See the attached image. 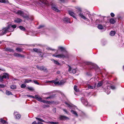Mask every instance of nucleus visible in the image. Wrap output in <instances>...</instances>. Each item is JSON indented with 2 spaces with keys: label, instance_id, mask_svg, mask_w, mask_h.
<instances>
[{
  "label": "nucleus",
  "instance_id": "cd10ccee",
  "mask_svg": "<svg viewBox=\"0 0 124 124\" xmlns=\"http://www.w3.org/2000/svg\"><path fill=\"white\" fill-rule=\"evenodd\" d=\"M60 118L61 119H64L68 118L66 116H61L60 117Z\"/></svg>",
  "mask_w": 124,
  "mask_h": 124
},
{
  "label": "nucleus",
  "instance_id": "69168bd1",
  "mask_svg": "<svg viewBox=\"0 0 124 124\" xmlns=\"http://www.w3.org/2000/svg\"><path fill=\"white\" fill-rule=\"evenodd\" d=\"M123 69L124 70V66H123Z\"/></svg>",
  "mask_w": 124,
  "mask_h": 124
},
{
  "label": "nucleus",
  "instance_id": "f257e3e1",
  "mask_svg": "<svg viewBox=\"0 0 124 124\" xmlns=\"http://www.w3.org/2000/svg\"><path fill=\"white\" fill-rule=\"evenodd\" d=\"M16 26L15 25H13L11 27L10 25H8V26L4 28L2 31V33H0V35H1L5 34L7 32H11L13 31L14 29L13 28H16Z\"/></svg>",
  "mask_w": 124,
  "mask_h": 124
},
{
  "label": "nucleus",
  "instance_id": "338daca9",
  "mask_svg": "<svg viewBox=\"0 0 124 124\" xmlns=\"http://www.w3.org/2000/svg\"><path fill=\"white\" fill-rule=\"evenodd\" d=\"M2 71H4V69H2Z\"/></svg>",
  "mask_w": 124,
  "mask_h": 124
},
{
  "label": "nucleus",
  "instance_id": "423d86ee",
  "mask_svg": "<svg viewBox=\"0 0 124 124\" xmlns=\"http://www.w3.org/2000/svg\"><path fill=\"white\" fill-rule=\"evenodd\" d=\"M14 114L15 115L16 118V119H19L21 117V115L16 111H15Z\"/></svg>",
  "mask_w": 124,
  "mask_h": 124
},
{
  "label": "nucleus",
  "instance_id": "3c124183",
  "mask_svg": "<svg viewBox=\"0 0 124 124\" xmlns=\"http://www.w3.org/2000/svg\"><path fill=\"white\" fill-rule=\"evenodd\" d=\"M63 110L64 112H65L67 114H68V112L67 111V110H66L65 109H63Z\"/></svg>",
  "mask_w": 124,
  "mask_h": 124
},
{
  "label": "nucleus",
  "instance_id": "b1692460",
  "mask_svg": "<svg viewBox=\"0 0 124 124\" xmlns=\"http://www.w3.org/2000/svg\"><path fill=\"white\" fill-rule=\"evenodd\" d=\"M115 32L114 31H111L110 33V35L111 36H113L115 35Z\"/></svg>",
  "mask_w": 124,
  "mask_h": 124
},
{
  "label": "nucleus",
  "instance_id": "680f3d73",
  "mask_svg": "<svg viewBox=\"0 0 124 124\" xmlns=\"http://www.w3.org/2000/svg\"><path fill=\"white\" fill-rule=\"evenodd\" d=\"M0 91H2V92L4 93V92L2 90H0Z\"/></svg>",
  "mask_w": 124,
  "mask_h": 124
},
{
  "label": "nucleus",
  "instance_id": "f8f14e48",
  "mask_svg": "<svg viewBox=\"0 0 124 124\" xmlns=\"http://www.w3.org/2000/svg\"><path fill=\"white\" fill-rule=\"evenodd\" d=\"M82 102H83V104L85 106H87L88 104V103L86 100H85L84 98H81Z\"/></svg>",
  "mask_w": 124,
  "mask_h": 124
},
{
  "label": "nucleus",
  "instance_id": "79ce46f5",
  "mask_svg": "<svg viewBox=\"0 0 124 124\" xmlns=\"http://www.w3.org/2000/svg\"><path fill=\"white\" fill-rule=\"evenodd\" d=\"M35 83L37 84L38 85H39V83L38 82V81L36 80H34L33 81Z\"/></svg>",
  "mask_w": 124,
  "mask_h": 124
},
{
  "label": "nucleus",
  "instance_id": "c85d7f7f",
  "mask_svg": "<svg viewBox=\"0 0 124 124\" xmlns=\"http://www.w3.org/2000/svg\"><path fill=\"white\" fill-rule=\"evenodd\" d=\"M19 28L22 30L24 31L25 30V28L22 26H20L19 27Z\"/></svg>",
  "mask_w": 124,
  "mask_h": 124
},
{
  "label": "nucleus",
  "instance_id": "58836bf2",
  "mask_svg": "<svg viewBox=\"0 0 124 124\" xmlns=\"http://www.w3.org/2000/svg\"><path fill=\"white\" fill-rule=\"evenodd\" d=\"M21 86L22 88H24L26 87V85L24 84H23L21 85Z\"/></svg>",
  "mask_w": 124,
  "mask_h": 124
},
{
  "label": "nucleus",
  "instance_id": "a878e982",
  "mask_svg": "<svg viewBox=\"0 0 124 124\" xmlns=\"http://www.w3.org/2000/svg\"><path fill=\"white\" fill-rule=\"evenodd\" d=\"M51 60L52 61H53L54 62V63H55L57 65H60V63L59 62H58L57 61H56L55 60H54V59H52Z\"/></svg>",
  "mask_w": 124,
  "mask_h": 124
},
{
  "label": "nucleus",
  "instance_id": "e2e57ef3",
  "mask_svg": "<svg viewBox=\"0 0 124 124\" xmlns=\"http://www.w3.org/2000/svg\"><path fill=\"white\" fill-rule=\"evenodd\" d=\"M43 102H46V101H43Z\"/></svg>",
  "mask_w": 124,
  "mask_h": 124
},
{
  "label": "nucleus",
  "instance_id": "c9c22d12",
  "mask_svg": "<svg viewBox=\"0 0 124 124\" xmlns=\"http://www.w3.org/2000/svg\"><path fill=\"white\" fill-rule=\"evenodd\" d=\"M33 50L34 51H35V52H40V51L38 49H37L35 48H33Z\"/></svg>",
  "mask_w": 124,
  "mask_h": 124
},
{
  "label": "nucleus",
  "instance_id": "2eb2a0df",
  "mask_svg": "<svg viewBox=\"0 0 124 124\" xmlns=\"http://www.w3.org/2000/svg\"><path fill=\"white\" fill-rule=\"evenodd\" d=\"M71 112L73 114H74L75 116L77 117L78 116V115L77 114V113L75 111L72 110H71Z\"/></svg>",
  "mask_w": 124,
  "mask_h": 124
},
{
  "label": "nucleus",
  "instance_id": "9d476101",
  "mask_svg": "<svg viewBox=\"0 0 124 124\" xmlns=\"http://www.w3.org/2000/svg\"><path fill=\"white\" fill-rule=\"evenodd\" d=\"M63 20L65 22L69 23H70L69 21L70 19L69 18L67 17L64 18H63Z\"/></svg>",
  "mask_w": 124,
  "mask_h": 124
},
{
  "label": "nucleus",
  "instance_id": "5fc2aeb1",
  "mask_svg": "<svg viewBox=\"0 0 124 124\" xmlns=\"http://www.w3.org/2000/svg\"><path fill=\"white\" fill-rule=\"evenodd\" d=\"M76 8L78 9L79 10L81 11V9L80 8L77 7V8Z\"/></svg>",
  "mask_w": 124,
  "mask_h": 124
},
{
  "label": "nucleus",
  "instance_id": "de8ad7c7",
  "mask_svg": "<svg viewBox=\"0 0 124 124\" xmlns=\"http://www.w3.org/2000/svg\"><path fill=\"white\" fill-rule=\"evenodd\" d=\"M68 66L69 67V69L68 70V71L70 72H71V67L70 66H69L68 65Z\"/></svg>",
  "mask_w": 124,
  "mask_h": 124
},
{
  "label": "nucleus",
  "instance_id": "c756f323",
  "mask_svg": "<svg viewBox=\"0 0 124 124\" xmlns=\"http://www.w3.org/2000/svg\"><path fill=\"white\" fill-rule=\"evenodd\" d=\"M16 50L19 52H21L22 51V49L18 47L16 48Z\"/></svg>",
  "mask_w": 124,
  "mask_h": 124
},
{
  "label": "nucleus",
  "instance_id": "39448f33",
  "mask_svg": "<svg viewBox=\"0 0 124 124\" xmlns=\"http://www.w3.org/2000/svg\"><path fill=\"white\" fill-rule=\"evenodd\" d=\"M96 86V84H94L92 85H90L89 84H88L87 85V86L88 88L93 89L95 88Z\"/></svg>",
  "mask_w": 124,
  "mask_h": 124
},
{
  "label": "nucleus",
  "instance_id": "393cba45",
  "mask_svg": "<svg viewBox=\"0 0 124 124\" xmlns=\"http://www.w3.org/2000/svg\"><path fill=\"white\" fill-rule=\"evenodd\" d=\"M10 87L12 89H15L16 88V86L14 85H11L10 86Z\"/></svg>",
  "mask_w": 124,
  "mask_h": 124
},
{
  "label": "nucleus",
  "instance_id": "9b49d317",
  "mask_svg": "<svg viewBox=\"0 0 124 124\" xmlns=\"http://www.w3.org/2000/svg\"><path fill=\"white\" fill-rule=\"evenodd\" d=\"M14 56L18 57H24V56L22 55H21L20 54H18L17 53H15L14 54Z\"/></svg>",
  "mask_w": 124,
  "mask_h": 124
},
{
  "label": "nucleus",
  "instance_id": "5701e85b",
  "mask_svg": "<svg viewBox=\"0 0 124 124\" xmlns=\"http://www.w3.org/2000/svg\"><path fill=\"white\" fill-rule=\"evenodd\" d=\"M109 22L110 23L112 24H114L115 22V21L113 19H111L110 20Z\"/></svg>",
  "mask_w": 124,
  "mask_h": 124
},
{
  "label": "nucleus",
  "instance_id": "8fccbe9b",
  "mask_svg": "<svg viewBox=\"0 0 124 124\" xmlns=\"http://www.w3.org/2000/svg\"><path fill=\"white\" fill-rule=\"evenodd\" d=\"M110 15L112 17H114L115 16L114 14L113 13H111Z\"/></svg>",
  "mask_w": 124,
  "mask_h": 124
},
{
  "label": "nucleus",
  "instance_id": "a211bd4d",
  "mask_svg": "<svg viewBox=\"0 0 124 124\" xmlns=\"http://www.w3.org/2000/svg\"><path fill=\"white\" fill-rule=\"evenodd\" d=\"M0 121L1 123H2L3 124H7V123L6 121H5L3 120L2 118L0 119Z\"/></svg>",
  "mask_w": 124,
  "mask_h": 124
},
{
  "label": "nucleus",
  "instance_id": "a19ab883",
  "mask_svg": "<svg viewBox=\"0 0 124 124\" xmlns=\"http://www.w3.org/2000/svg\"><path fill=\"white\" fill-rule=\"evenodd\" d=\"M27 96L28 97H30L31 98H35L34 97L31 95H27Z\"/></svg>",
  "mask_w": 124,
  "mask_h": 124
},
{
  "label": "nucleus",
  "instance_id": "4be33fe9",
  "mask_svg": "<svg viewBox=\"0 0 124 124\" xmlns=\"http://www.w3.org/2000/svg\"><path fill=\"white\" fill-rule=\"evenodd\" d=\"M74 90L76 92L79 91V89L77 88V86L76 85L74 86Z\"/></svg>",
  "mask_w": 124,
  "mask_h": 124
},
{
  "label": "nucleus",
  "instance_id": "473e14b6",
  "mask_svg": "<svg viewBox=\"0 0 124 124\" xmlns=\"http://www.w3.org/2000/svg\"><path fill=\"white\" fill-rule=\"evenodd\" d=\"M58 48L59 49L61 50V51H63L64 50V48L61 46L59 47H58Z\"/></svg>",
  "mask_w": 124,
  "mask_h": 124
},
{
  "label": "nucleus",
  "instance_id": "13d9d810",
  "mask_svg": "<svg viewBox=\"0 0 124 124\" xmlns=\"http://www.w3.org/2000/svg\"><path fill=\"white\" fill-rule=\"evenodd\" d=\"M32 124H37L36 121H34L32 123Z\"/></svg>",
  "mask_w": 124,
  "mask_h": 124
},
{
  "label": "nucleus",
  "instance_id": "774afa93",
  "mask_svg": "<svg viewBox=\"0 0 124 124\" xmlns=\"http://www.w3.org/2000/svg\"><path fill=\"white\" fill-rule=\"evenodd\" d=\"M48 98H48V97H47V98H46V99H48Z\"/></svg>",
  "mask_w": 124,
  "mask_h": 124
},
{
  "label": "nucleus",
  "instance_id": "bf43d9fd",
  "mask_svg": "<svg viewBox=\"0 0 124 124\" xmlns=\"http://www.w3.org/2000/svg\"><path fill=\"white\" fill-rule=\"evenodd\" d=\"M37 124H43L41 122H38Z\"/></svg>",
  "mask_w": 124,
  "mask_h": 124
},
{
  "label": "nucleus",
  "instance_id": "f3484780",
  "mask_svg": "<svg viewBox=\"0 0 124 124\" xmlns=\"http://www.w3.org/2000/svg\"><path fill=\"white\" fill-rule=\"evenodd\" d=\"M24 83H29L30 82H31L32 80L31 79H26L24 80Z\"/></svg>",
  "mask_w": 124,
  "mask_h": 124
},
{
  "label": "nucleus",
  "instance_id": "bb28decb",
  "mask_svg": "<svg viewBox=\"0 0 124 124\" xmlns=\"http://www.w3.org/2000/svg\"><path fill=\"white\" fill-rule=\"evenodd\" d=\"M102 82H100L98 83V84L97 85V87H99L100 86H102Z\"/></svg>",
  "mask_w": 124,
  "mask_h": 124
},
{
  "label": "nucleus",
  "instance_id": "6e6d98bb",
  "mask_svg": "<svg viewBox=\"0 0 124 124\" xmlns=\"http://www.w3.org/2000/svg\"><path fill=\"white\" fill-rule=\"evenodd\" d=\"M47 49H50V50H53V49H52L50 47H47Z\"/></svg>",
  "mask_w": 124,
  "mask_h": 124
},
{
  "label": "nucleus",
  "instance_id": "603ef678",
  "mask_svg": "<svg viewBox=\"0 0 124 124\" xmlns=\"http://www.w3.org/2000/svg\"><path fill=\"white\" fill-rule=\"evenodd\" d=\"M47 82H50V83H54V81H48Z\"/></svg>",
  "mask_w": 124,
  "mask_h": 124
},
{
  "label": "nucleus",
  "instance_id": "0e129e2a",
  "mask_svg": "<svg viewBox=\"0 0 124 124\" xmlns=\"http://www.w3.org/2000/svg\"><path fill=\"white\" fill-rule=\"evenodd\" d=\"M2 43V42L1 41H0V44H1Z\"/></svg>",
  "mask_w": 124,
  "mask_h": 124
},
{
  "label": "nucleus",
  "instance_id": "4468645a",
  "mask_svg": "<svg viewBox=\"0 0 124 124\" xmlns=\"http://www.w3.org/2000/svg\"><path fill=\"white\" fill-rule=\"evenodd\" d=\"M69 13L70 16H72L74 18L76 19V17L75 16V14L73 12L71 11H69Z\"/></svg>",
  "mask_w": 124,
  "mask_h": 124
},
{
  "label": "nucleus",
  "instance_id": "0eeeda50",
  "mask_svg": "<svg viewBox=\"0 0 124 124\" xmlns=\"http://www.w3.org/2000/svg\"><path fill=\"white\" fill-rule=\"evenodd\" d=\"M53 56H54L58 58H64L65 57V56L63 54H58L57 55L56 54H53Z\"/></svg>",
  "mask_w": 124,
  "mask_h": 124
},
{
  "label": "nucleus",
  "instance_id": "052dcab7",
  "mask_svg": "<svg viewBox=\"0 0 124 124\" xmlns=\"http://www.w3.org/2000/svg\"><path fill=\"white\" fill-rule=\"evenodd\" d=\"M56 73L58 74H60V71H58Z\"/></svg>",
  "mask_w": 124,
  "mask_h": 124
},
{
  "label": "nucleus",
  "instance_id": "4d7b16f0",
  "mask_svg": "<svg viewBox=\"0 0 124 124\" xmlns=\"http://www.w3.org/2000/svg\"><path fill=\"white\" fill-rule=\"evenodd\" d=\"M43 27V25H40V26H39V29H40V28H42V27Z\"/></svg>",
  "mask_w": 124,
  "mask_h": 124
},
{
  "label": "nucleus",
  "instance_id": "37998d69",
  "mask_svg": "<svg viewBox=\"0 0 124 124\" xmlns=\"http://www.w3.org/2000/svg\"><path fill=\"white\" fill-rule=\"evenodd\" d=\"M5 87V85H3L0 84V88H4Z\"/></svg>",
  "mask_w": 124,
  "mask_h": 124
},
{
  "label": "nucleus",
  "instance_id": "6e6552de",
  "mask_svg": "<svg viewBox=\"0 0 124 124\" xmlns=\"http://www.w3.org/2000/svg\"><path fill=\"white\" fill-rule=\"evenodd\" d=\"M34 98H35L37 100L40 101H42V98L39 95H35V96Z\"/></svg>",
  "mask_w": 124,
  "mask_h": 124
},
{
  "label": "nucleus",
  "instance_id": "1a4fd4ad",
  "mask_svg": "<svg viewBox=\"0 0 124 124\" xmlns=\"http://www.w3.org/2000/svg\"><path fill=\"white\" fill-rule=\"evenodd\" d=\"M22 19L19 18H17L14 20L15 22L18 23H19L22 22Z\"/></svg>",
  "mask_w": 124,
  "mask_h": 124
},
{
  "label": "nucleus",
  "instance_id": "f03ea898",
  "mask_svg": "<svg viewBox=\"0 0 124 124\" xmlns=\"http://www.w3.org/2000/svg\"><path fill=\"white\" fill-rule=\"evenodd\" d=\"M50 5H51V8L53 10L58 12H59L60 11L56 7V5L54 2H52L50 3Z\"/></svg>",
  "mask_w": 124,
  "mask_h": 124
},
{
  "label": "nucleus",
  "instance_id": "7ed1b4c3",
  "mask_svg": "<svg viewBox=\"0 0 124 124\" xmlns=\"http://www.w3.org/2000/svg\"><path fill=\"white\" fill-rule=\"evenodd\" d=\"M85 13V16H84V15L83 14V13H82L81 12H80L79 14V16L81 17V18H82L84 20L87 19L86 17V15L87 14L88 15V14L87 13Z\"/></svg>",
  "mask_w": 124,
  "mask_h": 124
},
{
  "label": "nucleus",
  "instance_id": "a18cd8bd",
  "mask_svg": "<svg viewBox=\"0 0 124 124\" xmlns=\"http://www.w3.org/2000/svg\"><path fill=\"white\" fill-rule=\"evenodd\" d=\"M110 88L112 89H115V87L113 86H111L110 87Z\"/></svg>",
  "mask_w": 124,
  "mask_h": 124
},
{
  "label": "nucleus",
  "instance_id": "f704fd0d",
  "mask_svg": "<svg viewBox=\"0 0 124 124\" xmlns=\"http://www.w3.org/2000/svg\"><path fill=\"white\" fill-rule=\"evenodd\" d=\"M51 124H58V122H48Z\"/></svg>",
  "mask_w": 124,
  "mask_h": 124
},
{
  "label": "nucleus",
  "instance_id": "6ab92c4d",
  "mask_svg": "<svg viewBox=\"0 0 124 124\" xmlns=\"http://www.w3.org/2000/svg\"><path fill=\"white\" fill-rule=\"evenodd\" d=\"M98 28L99 29H103V26L99 24L98 25Z\"/></svg>",
  "mask_w": 124,
  "mask_h": 124
},
{
  "label": "nucleus",
  "instance_id": "ddd939ff",
  "mask_svg": "<svg viewBox=\"0 0 124 124\" xmlns=\"http://www.w3.org/2000/svg\"><path fill=\"white\" fill-rule=\"evenodd\" d=\"M16 13L18 15H20L22 16L23 17V13L22 11L18 10Z\"/></svg>",
  "mask_w": 124,
  "mask_h": 124
},
{
  "label": "nucleus",
  "instance_id": "c03bdc74",
  "mask_svg": "<svg viewBox=\"0 0 124 124\" xmlns=\"http://www.w3.org/2000/svg\"><path fill=\"white\" fill-rule=\"evenodd\" d=\"M28 89L30 90H33V88H32L31 87H28Z\"/></svg>",
  "mask_w": 124,
  "mask_h": 124
},
{
  "label": "nucleus",
  "instance_id": "20e7f679",
  "mask_svg": "<svg viewBox=\"0 0 124 124\" xmlns=\"http://www.w3.org/2000/svg\"><path fill=\"white\" fill-rule=\"evenodd\" d=\"M8 76V74L7 73H5L4 74V75L1 76H0V81L2 82L3 81V79L4 78H6Z\"/></svg>",
  "mask_w": 124,
  "mask_h": 124
},
{
  "label": "nucleus",
  "instance_id": "864d4df0",
  "mask_svg": "<svg viewBox=\"0 0 124 124\" xmlns=\"http://www.w3.org/2000/svg\"><path fill=\"white\" fill-rule=\"evenodd\" d=\"M64 0H58L59 2H63Z\"/></svg>",
  "mask_w": 124,
  "mask_h": 124
},
{
  "label": "nucleus",
  "instance_id": "ea45409f",
  "mask_svg": "<svg viewBox=\"0 0 124 124\" xmlns=\"http://www.w3.org/2000/svg\"><path fill=\"white\" fill-rule=\"evenodd\" d=\"M76 72V69H73L72 70V72L74 74Z\"/></svg>",
  "mask_w": 124,
  "mask_h": 124
},
{
  "label": "nucleus",
  "instance_id": "72a5a7b5",
  "mask_svg": "<svg viewBox=\"0 0 124 124\" xmlns=\"http://www.w3.org/2000/svg\"><path fill=\"white\" fill-rule=\"evenodd\" d=\"M65 81L64 80H62L60 82H59V85H62L65 83Z\"/></svg>",
  "mask_w": 124,
  "mask_h": 124
},
{
  "label": "nucleus",
  "instance_id": "aec40b11",
  "mask_svg": "<svg viewBox=\"0 0 124 124\" xmlns=\"http://www.w3.org/2000/svg\"><path fill=\"white\" fill-rule=\"evenodd\" d=\"M6 94L8 95H12V93L6 90Z\"/></svg>",
  "mask_w": 124,
  "mask_h": 124
},
{
  "label": "nucleus",
  "instance_id": "4c0bfd02",
  "mask_svg": "<svg viewBox=\"0 0 124 124\" xmlns=\"http://www.w3.org/2000/svg\"><path fill=\"white\" fill-rule=\"evenodd\" d=\"M105 92L107 93V94H108L110 92V90L108 89L106 90Z\"/></svg>",
  "mask_w": 124,
  "mask_h": 124
},
{
  "label": "nucleus",
  "instance_id": "dca6fc26",
  "mask_svg": "<svg viewBox=\"0 0 124 124\" xmlns=\"http://www.w3.org/2000/svg\"><path fill=\"white\" fill-rule=\"evenodd\" d=\"M37 68H38V69H39L40 70H44L45 69H44V67L43 66H36Z\"/></svg>",
  "mask_w": 124,
  "mask_h": 124
},
{
  "label": "nucleus",
  "instance_id": "09e8293b",
  "mask_svg": "<svg viewBox=\"0 0 124 124\" xmlns=\"http://www.w3.org/2000/svg\"><path fill=\"white\" fill-rule=\"evenodd\" d=\"M0 2L1 3H5V0H0Z\"/></svg>",
  "mask_w": 124,
  "mask_h": 124
},
{
  "label": "nucleus",
  "instance_id": "e433bc0d",
  "mask_svg": "<svg viewBox=\"0 0 124 124\" xmlns=\"http://www.w3.org/2000/svg\"><path fill=\"white\" fill-rule=\"evenodd\" d=\"M65 104L67 105V106L69 108H71L72 106V105L68 104L67 102H65Z\"/></svg>",
  "mask_w": 124,
  "mask_h": 124
},
{
  "label": "nucleus",
  "instance_id": "2f4dec72",
  "mask_svg": "<svg viewBox=\"0 0 124 124\" xmlns=\"http://www.w3.org/2000/svg\"><path fill=\"white\" fill-rule=\"evenodd\" d=\"M43 4L46 3V0H39Z\"/></svg>",
  "mask_w": 124,
  "mask_h": 124
},
{
  "label": "nucleus",
  "instance_id": "7c9ffc66",
  "mask_svg": "<svg viewBox=\"0 0 124 124\" xmlns=\"http://www.w3.org/2000/svg\"><path fill=\"white\" fill-rule=\"evenodd\" d=\"M36 119H37L38 120L42 122H44L45 123H46V122H45L44 120H42V119L41 118H38L37 117H36Z\"/></svg>",
  "mask_w": 124,
  "mask_h": 124
},
{
  "label": "nucleus",
  "instance_id": "49530a36",
  "mask_svg": "<svg viewBox=\"0 0 124 124\" xmlns=\"http://www.w3.org/2000/svg\"><path fill=\"white\" fill-rule=\"evenodd\" d=\"M54 83L55 85H57V84H59V82H54Z\"/></svg>",
  "mask_w": 124,
  "mask_h": 124
},
{
  "label": "nucleus",
  "instance_id": "412c9836",
  "mask_svg": "<svg viewBox=\"0 0 124 124\" xmlns=\"http://www.w3.org/2000/svg\"><path fill=\"white\" fill-rule=\"evenodd\" d=\"M5 50L7 51H9V52H13V49L9 48H6L5 49Z\"/></svg>",
  "mask_w": 124,
  "mask_h": 124
}]
</instances>
